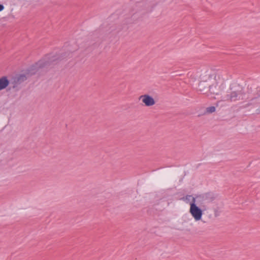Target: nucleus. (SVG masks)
Returning a JSON list of instances; mask_svg holds the SVG:
<instances>
[{"label":"nucleus","mask_w":260,"mask_h":260,"mask_svg":"<svg viewBox=\"0 0 260 260\" xmlns=\"http://www.w3.org/2000/svg\"><path fill=\"white\" fill-rule=\"evenodd\" d=\"M240 89L232 90L230 94H226L222 96V100L224 101L235 102L240 100H246L250 98L246 96L242 88L239 87Z\"/></svg>","instance_id":"nucleus-1"},{"label":"nucleus","mask_w":260,"mask_h":260,"mask_svg":"<svg viewBox=\"0 0 260 260\" xmlns=\"http://www.w3.org/2000/svg\"><path fill=\"white\" fill-rule=\"evenodd\" d=\"M217 197L215 193L210 191L198 196L196 199L197 204L201 208H203V210H205L206 209L205 204L212 202L216 199Z\"/></svg>","instance_id":"nucleus-2"},{"label":"nucleus","mask_w":260,"mask_h":260,"mask_svg":"<svg viewBox=\"0 0 260 260\" xmlns=\"http://www.w3.org/2000/svg\"><path fill=\"white\" fill-rule=\"evenodd\" d=\"M211 76L205 73L201 76V81L198 85V90L204 94L207 93L208 91L209 87L212 83Z\"/></svg>","instance_id":"nucleus-3"},{"label":"nucleus","mask_w":260,"mask_h":260,"mask_svg":"<svg viewBox=\"0 0 260 260\" xmlns=\"http://www.w3.org/2000/svg\"><path fill=\"white\" fill-rule=\"evenodd\" d=\"M195 198H192L191 202L190 203L189 212L196 221L200 220L202 218L203 215V210L197 206V203Z\"/></svg>","instance_id":"nucleus-4"},{"label":"nucleus","mask_w":260,"mask_h":260,"mask_svg":"<svg viewBox=\"0 0 260 260\" xmlns=\"http://www.w3.org/2000/svg\"><path fill=\"white\" fill-rule=\"evenodd\" d=\"M27 77L24 74L17 75L13 78V81L11 82L12 84V88L13 89L16 88L18 86L26 80Z\"/></svg>","instance_id":"nucleus-5"},{"label":"nucleus","mask_w":260,"mask_h":260,"mask_svg":"<svg viewBox=\"0 0 260 260\" xmlns=\"http://www.w3.org/2000/svg\"><path fill=\"white\" fill-rule=\"evenodd\" d=\"M55 60L56 59L54 58H49L48 60L42 59L39 60L38 62H36L35 64L32 67V68H34L35 70L37 71L39 69H41L47 66H50L52 62L55 61Z\"/></svg>","instance_id":"nucleus-6"},{"label":"nucleus","mask_w":260,"mask_h":260,"mask_svg":"<svg viewBox=\"0 0 260 260\" xmlns=\"http://www.w3.org/2000/svg\"><path fill=\"white\" fill-rule=\"evenodd\" d=\"M211 80L212 83H211L210 85L208 91H210L211 94L216 95L219 94L221 90L220 86L218 85V83L216 82L215 79L213 78L212 77Z\"/></svg>","instance_id":"nucleus-7"},{"label":"nucleus","mask_w":260,"mask_h":260,"mask_svg":"<svg viewBox=\"0 0 260 260\" xmlns=\"http://www.w3.org/2000/svg\"><path fill=\"white\" fill-rule=\"evenodd\" d=\"M139 99L141 100L142 102L147 107L153 106L155 104L154 99L149 94H143L139 96Z\"/></svg>","instance_id":"nucleus-8"},{"label":"nucleus","mask_w":260,"mask_h":260,"mask_svg":"<svg viewBox=\"0 0 260 260\" xmlns=\"http://www.w3.org/2000/svg\"><path fill=\"white\" fill-rule=\"evenodd\" d=\"M10 84V81L7 76L0 78V91L5 89Z\"/></svg>","instance_id":"nucleus-9"},{"label":"nucleus","mask_w":260,"mask_h":260,"mask_svg":"<svg viewBox=\"0 0 260 260\" xmlns=\"http://www.w3.org/2000/svg\"><path fill=\"white\" fill-rule=\"evenodd\" d=\"M215 107L214 106H211L209 107H207L206 109V113H212L215 111Z\"/></svg>","instance_id":"nucleus-10"},{"label":"nucleus","mask_w":260,"mask_h":260,"mask_svg":"<svg viewBox=\"0 0 260 260\" xmlns=\"http://www.w3.org/2000/svg\"><path fill=\"white\" fill-rule=\"evenodd\" d=\"M192 198L193 197H192V196H190V195H187L185 197L182 198V199L183 200H185V201L189 202L190 201V199L191 198L192 199Z\"/></svg>","instance_id":"nucleus-11"},{"label":"nucleus","mask_w":260,"mask_h":260,"mask_svg":"<svg viewBox=\"0 0 260 260\" xmlns=\"http://www.w3.org/2000/svg\"><path fill=\"white\" fill-rule=\"evenodd\" d=\"M133 22V20L129 19H126V23H132Z\"/></svg>","instance_id":"nucleus-12"},{"label":"nucleus","mask_w":260,"mask_h":260,"mask_svg":"<svg viewBox=\"0 0 260 260\" xmlns=\"http://www.w3.org/2000/svg\"><path fill=\"white\" fill-rule=\"evenodd\" d=\"M4 9V6L2 4H0V12Z\"/></svg>","instance_id":"nucleus-13"},{"label":"nucleus","mask_w":260,"mask_h":260,"mask_svg":"<svg viewBox=\"0 0 260 260\" xmlns=\"http://www.w3.org/2000/svg\"><path fill=\"white\" fill-rule=\"evenodd\" d=\"M214 215H215V216L216 217L219 215V213H218V212L217 211V210H214Z\"/></svg>","instance_id":"nucleus-14"},{"label":"nucleus","mask_w":260,"mask_h":260,"mask_svg":"<svg viewBox=\"0 0 260 260\" xmlns=\"http://www.w3.org/2000/svg\"><path fill=\"white\" fill-rule=\"evenodd\" d=\"M137 5L138 6H140L141 5V3H139Z\"/></svg>","instance_id":"nucleus-15"},{"label":"nucleus","mask_w":260,"mask_h":260,"mask_svg":"<svg viewBox=\"0 0 260 260\" xmlns=\"http://www.w3.org/2000/svg\"><path fill=\"white\" fill-rule=\"evenodd\" d=\"M255 98H251V100L255 99Z\"/></svg>","instance_id":"nucleus-16"}]
</instances>
